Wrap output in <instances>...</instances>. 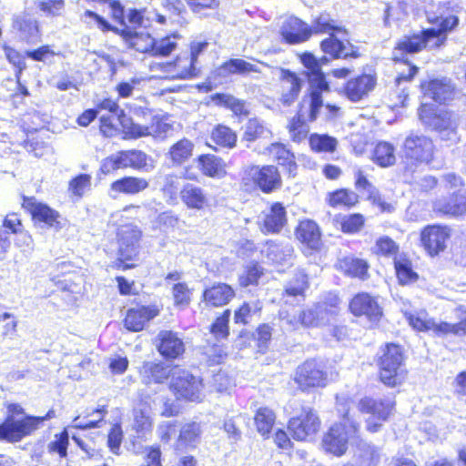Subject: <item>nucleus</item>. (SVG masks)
Here are the masks:
<instances>
[{
    "mask_svg": "<svg viewBox=\"0 0 466 466\" xmlns=\"http://www.w3.org/2000/svg\"><path fill=\"white\" fill-rule=\"evenodd\" d=\"M450 3H440L436 11L429 8L426 10L427 19L431 24H439L438 28H429L420 34L403 37L394 48L393 60L396 61V71L398 73L395 85V90L392 96L393 106H404L409 96L407 92L408 84L418 73L419 68L411 65L405 56L420 51L427 46H439L446 39L445 34L459 24L457 15H448L443 17L449 10Z\"/></svg>",
    "mask_w": 466,
    "mask_h": 466,
    "instance_id": "nucleus-1",
    "label": "nucleus"
},
{
    "mask_svg": "<svg viewBox=\"0 0 466 466\" xmlns=\"http://www.w3.org/2000/svg\"><path fill=\"white\" fill-rule=\"evenodd\" d=\"M419 117L421 124L429 129L439 133L442 140L451 144L460 140L458 134L459 115L434 107L431 105L423 104L419 108Z\"/></svg>",
    "mask_w": 466,
    "mask_h": 466,
    "instance_id": "nucleus-2",
    "label": "nucleus"
},
{
    "mask_svg": "<svg viewBox=\"0 0 466 466\" xmlns=\"http://www.w3.org/2000/svg\"><path fill=\"white\" fill-rule=\"evenodd\" d=\"M301 64L309 70L308 78L310 89L309 119L315 120L323 106L322 93L329 91V84L321 71V66L328 62L325 56L317 59L311 53L299 56Z\"/></svg>",
    "mask_w": 466,
    "mask_h": 466,
    "instance_id": "nucleus-3",
    "label": "nucleus"
},
{
    "mask_svg": "<svg viewBox=\"0 0 466 466\" xmlns=\"http://www.w3.org/2000/svg\"><path fill=\"white\" fill-rule=\"evenodd\" d=\"M380 378L383 384L395 387L401 383L405 377L403 353L400 346L387 344L382 350L379 360Z\"/></svg>",
    "mask_w": 466,
    "mask_h": 466,
    "instance_id": "nucleus-4",
    "label": "nucleus"
},
{
    "mask_svg": "<svg viewBox=\"0 0 466 466\" xmlns=\"http://www.w3.org/2000/svg\"><path fill=\"white\" fill-rule=\"evenodd\" d=\"M358 429V424L350 421V419L345 417L343 422L335 423L325 433L322 440L323 449L336 456L343 455L347 451L350 438L357 433Z\"/></svg>",
    "mask_w": 466,
    "mask_h": 466,
    "instance_id": "nucleus-5",
    "label": "nucleus"
},
{
    "mask_svg": "<svg viewBox=\"0 0 466 466\" xmlns=\"http://www.w3.org/2000/svg\"><path fill=\"white\" fill-rule=\"evenodd\" d=\"M150 71L162 73L160 76L168 79H187L196 76L198 72L197 66L187 56V52L179 55L175 61L170 63H152Z\"/></svg>",
    "mask_w": 466,
    "mask_h": 466,
    "instance_id": "nucleus-6",
    "label": "nucleus"
},
{
    "mask_svg": "<svg viewBox=\"0 0 466 466\" xmlns=\"http://www.w3.org/2000/svg\"><path fill=\"white\" fill-rule=\"evenodd\" d=\"M432 140L421 134L411 133L403 143L402 152L405 159L412 165L429 163L433 157Z\"/></svg>",
    "mask_w": 466,
    "mask_h": 466,
    "instance_id": "nucleus-7",
    "label": "nucleus"
},
{
    "mask_svg": "<svg viewBox=\"0 0 466 466\" xmlns=\"http://www.w3.org/2000/svg\"><path fill=\"white\" fill-rule=\"evenodd\" d=\"M117 237L119 260L124 269L131 268L135 265L128 262L136 260L138 256L141 231L135 225H126L118 228Z\"/></svg>",
    "mask_w": 466,
    "mask_h": 466,
    "instance_id": "nucleus-8",
    "label": "nucleus"
},
{
    "mask_svg": "<svg viewBox=\"0 0 466 466\" xmlns=\"http://www.w3.org/2000/svg\"><path fill=\"white\" fill-rule=\"evenodd\" d=\"M294 380L302 390H306L316 387H325L329 378L321 361L309 360L298 367Z\"/></svg>",
    "mask_w": 466,
    "mask_h": 466,
    "instance_id": "nucleus-9",
    "label": "nucleus"
},
{
    "mask_svg": "<svg viewBox=\"0 0 466 466\" xmlns=\"http://www.w3.org/2000/svg\"><path fill=\"white\" fill-rule=\"evenodd\" d=\"M395 401L391 397H385L380 400H374L370 397L361 399L359 402V410L363 413L370 414L367 420V430L370 432H376L380 430L381 423L373 422L372 420L384 421L391 413Z\"/></svg>",
    "mask_w": 466,
    "mask_h": 466,
    "instance_id": "nucleus-10",
    "label": "nucleus"
},
{
    "mask_svg": "<svg viewBox=\"0 0 466 466\" xmlns=\"http://www.w3.org/2000/svg\"><path fill=\"white\" fill-rule=\"evenodd\" d=\"M243 180L252 181L264 193H271L281 187V177L273 165L250 166L245 170Z\"/></svg>",
    "mask_w": 466,
    "mask_h": 466,
    "instance_id": "nucleus-11",
    "label": "nucleus"
},
{
    "mask_svg": "<svg viewBox=\"0 0 466 466\" xmlns=\"http://www.w3.org/2000/svg\"><path fill=\"white\" fill-rule=\"evenodd\" d=\"M170 388L177 398L199 401L203 397L202 380L186 370L173 374Z\"/></svg>",
    "mask_w": 466,
    "mask_h": 466,
    "instance_id": "nucleus-12",
    "label": "nucleus"
},
{
    "mask_svg": "<svg viewBox=\"0 0 466 466\" xmlns=\"http://www.w3.org/2000/svg\"><path fill=\"white\" fill-rule=\"evenodd\" d=\"M320 427V420L314 410L303 409L301 413L289 421V430L297 441H307L313 437Z\"/></svg>",
    "mask_w": 466,
    "mask_h": 466,
    "instance_id": "nucleus-13",
    "label": "nucleus"
},
{
    "mask_svg": "<svg viewBox=\"0 0 466 466\" xmlns=\"http://www.w3.org/2000/svg\"><path fill=\"white\" fill-rule=\"evenodd\" d=\"M451 238V229L445 226L431 225L420 233V241L427 253L433 257L444 251Z\"/></svg>",
    "mask_w": 466,
    "mask_h": 466,
    "instance_id": "nucleus-14",
    "label": "nucleus"
},
{
    "mask_svg": "<svg viewBox=\"0 0 466 466\" xmlns=\"http://www.w3.org/2000/svg\"><path fill=\"white\" fill-rule=\"evenodd\" d=\"M350 309L354 316H363L372 323L378 322L382 316V309L378 299L366 292L359 293L352 298Z\"/></svg>",
    "mask_w": 466,
    "mask_h": 466,
    "instance_id": "nucleus-15",
    "label": "nucleus"
},
{
    "mask_svg": "<svg viewBox=\"0 0 466 466\" xmlns=\"http://www.w3.org/2000/svg\"><path fill=\"white\" fill-rule=\"evenodd\" d=\"M23 206L30 212L34 220L56 230L62 228L59 213L46 204L37 202L34 198H24Z\"/></svg>",
    "mask_w": 466,
    "mask_h": 466,
    "instance_id": "nucleus-16",
    "label": "nucleus"
},
{
    "mask_svg": "<svg viewBox=\"0 0 466 466\" xmlns=\"http://www.w3.org/2000/svg\"><path fill=\"white\" fill-rule=\"evenodd\" d=\"M425 96L439 103L451 100L455 95V86L447 77L434 78L420 85Z\"/></svg>",
    "mask_w": 466,
    "mask_h": 466,
    "instance_id": "nucleus-17",
    "label": "nucleus"
},
{
    "mask_svg": "<svg viewBox=\"0 0 466 466\" xmlns=\"http://www.w3.org/2000/svg\"><path fill=\"white\" fill-rule=\"evenodd\" d=\"M157 348L160 355L167 360H175L185 351L182 338L172 330H161L157 336Z\"/></svg>",
    "mask_w": 466,
    "mask_h": 466,
    "instance_id": "nucleus-18",
    "label": "nucleus"
},
{
    "mask_svg": "<svg viewBox=\"0 0 466 466\" xmlns=\"http://www.w3.org/2000/svg\"><path fill=\"white\" fill-rule=\"evenodd\" d=\"M280 35L288 44L295 45L307 41L311 35V29L298 17L289 16L283 21Z\"/></svg>",
    "mask_w": 466,
    "mask_h": 466,
    "instance_id": "nucleus-19",
    "label": "nucleus"
},
{
    "mask_svg": "<svg viewBox=\"0 0 466 466\" xmlns=\"http://www.w3.org/2000/svg\"><path fill=\"white\" fill-rule=\"evenodd\" d=\"M375 86V76L363 74L347 82L345 86V95L350 100L358 102L367 96L368 94L374 89Z\"/></svg>",
    "mask_w": 466,
    "mask_h": 466,
    "instance_id": "nucleus-20",
    "label": "nucleus"
},
{
    "mask_svg": "<svg viewBox=\"0 0 466 466\" xmlns=\"http://www.w3.org/2000/svg\"><path fill=\"white\" fill-rule=\"evenodd\" d=\"M159 314L156 306H141L130 309L125 318V327L131 331L142 330L145 325Z\"/></svg>",
    "mask_w": 466,
    "mask_h": 466,
    "instance_id": "nucleus-21",
    "label": "nucleus"
},
{
    "mask_svg": "<svg viewBox=\"0 0 466 466\" xmlns=\"http://www.w3.org/2000/svg\"><path fill=\"white\" fill-rule=\"evenodd\" d=\"M13 28L17 31L19 37L27 43L35 44L40 39L38 21L29 15L24 14L14 17Z\"/></svg>",
    "mask_w": 466,
    "mask_h": 466,
    "instance_id": "nucleus-22",
    "label": "nucleus"
},
{
    "mask_svg": "<svg viewBox=\"0 0 466 466\" xmlns=\"http://www.w3.org/2000/svg\"><path fill=\"white\" fill-rule=\"evenodd\" d=\"M279 79L282 88L281 101L284 105L289 106L298 98L302 80L295 73L283 68L279 69Z\"/></svg>",
    "mask_w": 466,
    "mask_h": 466,
    "instance_id": "nucleus-23",
    "label": "nucleus"
},
{
    "mask_svg": "<svg viewBox=\"0 0 466 466\" xmlns=\"http://www.w3.org/2000/svg\"><path fill=\"white\" fill-rule=\"evenodd\" d=\"M56 416L55 410H50L45 416L27 417L25 420L18 422L9 420L4 428L14 427L15 431H13L12 439L22 440L25 436L30 435L33 431L37 430L42 422L50 420Z\"/></svg>",
    "mask_w": 466,
    "mask_h": 466,
    "instance_id": "nucleus-24",
    "label": "nucleus"
},
{
    "mask_svg": "<svg viewBox=\"0 0 466 466\" xmlns=\"http://www.w3.org/2000/svg\"><path fill=\"white\" fill-rule=\"evenodd\" d=\"M261 252L274 264H288L291 262L294 249L289 242L268 240Z\"/></svg>",
    "mask_w": 466,
    "mask_h": 466,
    "instance_id": "nucleus-25",
    "label": "nucleus"
},
{
    "mask_svg": "<svg viewBox=\"0 0 466 466\" xmlns=\"http://www.w3.org/2000/svg\"><path fill=\"white\" fill-rule=\"evenodd\" d=\"M182 202L191 209L201 210L209 205V198L206 191L194 184L187 183L180 190Z\"/></svg>",
    "mask_w": 466,
    "mask_h": 466,
    "instance_id": "nucleus-26",
    "label": "nucleus"
},
{
    "mask_svg": "<svg viewBox=\"0 0 466 466\" xmlns=\"http://www.w3.org/2000/svg\"><path fill=\"white\" fill-rule=\"evenodd\" d=\"M148 186V181L144 177H125L110 185V192L113 198H116V195L120 193L136 195L147 189Z\"/></svg>",
    "mask_w": 466,
    "mask_h": 466,
    "instance_id": "nucleus-27",
    "label": "nucleus"
},
{
    "mask_svg": "<svg viewBox=\"0 0 466 466\" xmlns=\"http://www.w3.org/2000/svg\"><path fill=\"white\" fill-rule=\"evenodd\" d=\"M122 167L148 172L154 168L153 161L146 153L140 150L119 151Z\"/></svg>",
    "mask_w": 466,
    "mask_h": 466,
    "instance_id": "nucleus-28",
    "label": "nucleus"
},
{
    "mask_svg": "<svg viewBox=\"0 0 466 466\" xmlns=\"http://www.w3.org/2000/svg\"><path fill=\"white\" fill-rule=\"evenodd\" d=\"M121 35L124 36L128 45L140 53L151 55L155 45V38L148 33L137 32L127 26L121 29Z\"/></svg>",
    "mask_w": 466,
    "mask_h": 466,
    "instance_id": "nucleus-29",
    "label": "nucleus"
},
{
    "mask_svg": "<svg viewBox=\"0 0 466 466\" xmlns=\"http://www.w3.org/2000/svg\"><path fill=\"white\" fill-rule=\"evenodd\" d=\"M287 222V213L283 205L276 202L271 205L263 219V230L268 233L279 232Z\"/></svg>",
    "mask_w": 466,
    "mask_h": 466,
    "instance_id": "nucleus-30",
    "label": "nucleus"
},
{
    "mask_svg": "<svg viewBox=\"0 0 466 466\" xmlns=\"http://www.w3.org/2000/svg\"><path fill=\"white\" fill-rule=\"evenodd\" d=\"M235 296L233 289L224 283L214 285L204 291V301L212 307H222L228 304Z\"/></svg>",
    "mask_w": 466,
    "mask_h": 466,
    "instance_id": "nucleus-31",
    "label": "nucleus"
},
{
    "mask_svg": "<svg viewBox=\"0 0 466 466\" xmlns=\"http://www.w3.org/2000/svg\"><path fill=\"white\" fill-rule=\"evenodd\" d=\"M321 49L325 54L330 55L334 58H348L359 56L358 51L348 44L339 40L334 35L324 39L320 44Z\"/></svg>",
    "mask_w": 466,
    "mask_h": 466,
    "instance_id": "nucleus-32",
    "label": "nucleus"
},
{
    "mask_svg": "<svg viewBox=\"0 0 466 466\" xmlns=\"http://www.w3.org/2000/svg\"><path fill=\"white\" fill-rule=\"evenodd\" d=\"M171 373V369L164 363L147 361L140 369V375L145 383H162Z\"/></svg>",
    "mask_w": 466,
    "mask_h": 466,
    "instance_id": "nucleus-33",
    "label": "nucleus"
},
{
    "mask_svg": "<svg viewBox=\"0 0 466 466\" xmlns=\"http://www.w3.org/2000/svg\"><path fill=\"white\" fill-rule=\"evenodd\" d=\"M198 162L201 172L207 177L221 178L227 174L225 162L214 155H201Z\"/></svg>",
    "mask_w": 466,
    "mask_h": 466,
    "instance_id": "nucleus-34",
    "label": "nucleus"
},
{
    "mask_svg": "<svg viewBox=\"0 0 466 466\" xmlns=\"http://www.w3.org/2000/svg\"><path fill=\"white\" fill-rule=\"evenodd\" d=\"M270 156H272L279 165L286 167L289 176L294 177L297 172V164L294 155L280 143H272L267 147Z\"/></svg>",
    "mask_w": 466,
    "mask_h": 466,
    "instance_id": "nucleus-35",
    "label": "nucleus"
},
{
    "mask_svg": "<svg viewBox=\"0 0 466 466\" xmlns=\"http://www.w3.org/2000/svg\"><path fill=\"white\" fill-rule=\"evenodd\" d=\"M296 236L299 241L312 249L318 248L320 242L319 226L312 220L301 221L297 228Z\"/></svg>",
    "mask_w": 466,
    "mask_h": 466,
    "instance_id": "nucleus-36",
    "label": "nucleus"
},
{
    "mask_svg": "<svg viewBox=\"0 0 466 466\" xmlns=\"http://www.w3.org/2000/svg\"><path fill=\"white\" fill-rule=\"evenodd\" d=\"M338 268L347 276L366 279L369 277L368 263L360 258L347 257L338 262Z\"/></svg>",
    "mask_w": 466,
    "mask_h": 466,
    "instance_id": "nucleus-37",
    "label": "nucleus"
},
{
    "mask_svg": "<svg viewBox=\"0 0 466 466\" xmlns=\"http://www.w3.org/2000/svg\"><path fill=\"white\" fill-rule=\"evenodd\" d=\"M272 137L270 128L258 118H250L244 127L242 139L254 142L258 139H269Z\"/></svg>",
    "mask_w": 466,
    "mask_h": 466,
    "instance_id": "nucleus-38",
    "label": "nucleus"
},
{
    "mask_svg": "<svg viewBox=\"0 0 466 466\" xmlns=\"http://www.w3.org/2000/svg\"><path fill=\"white\" fill-rule=\"evenodd\" d=\"M434 209L438 212L452 217L466 214V195H456L450 200H438L434 203Z\"/></svg>",
    "mask_w": 466,
    "mask_h": 466,
    "instance_id": "nucleus-39",
    "label": "nucleus"
},
{
    "mask_svg": "<svg viewBox=\"0 0 466 466\" xmlns=\"http://www.w3.org/2000/svg\"><path fill=\"white\" fill-rule=\"evenodd\" d=\"M201 433L200 425L197 422L185 424L179 432L176 443L177 451H183L189 447H194L198 442Z\"/></svg>",
    "mask_w": 466,
    "mask_h": 466,
    "instance_id": "nucleus-40",
    "label": "nucleus"
},
{
    "mask_svg": "<svg viewBox=\"0 0 466 466\" xmlns=\"http://www.w3.org/2000/svg\"><path fill=\"white\" fill-rule=\"evenodd\" d=\"M7 410H8L9 414L7 415V417L5 418L4 422L0 424V441H5L8 442L20 441L21 440H16V439L15 440V439H12V437H11L13 434V431H15L14 427H9V428H4V427L9 420H13L17 424H19L18 422L25 420L27 417H30V416L25 415L21 418L19 417L20 415H24V409L19 404H10L7 407Z\"/></svg>",
    "mask_w": 466,
    "mask_h": 466,
    "instance_id": "nucleus-41",
    "label": "nucleus"
},
{
    "mask_svg": "<svg viewBox=\"0 0 466 466\" xmlns=\"http://www.w3.org/2000/svg\"><path fill=\"white\" fill-rule=\"evenodd\" d=\"M405 317L409 324L414 329L419 331H431L433 334L439 336L440 322L429 319L425 311L416 312L415 314L405 312Z\"/></svg>",
    "mask_w": 466,
    "mask_h": 466,
    "instance_id": "nucleus-42",
    "label": "nucleus"
},
{
    "mask_svg": "<svg viewBox=\"0 0 466 466\" xmlns=\"http://www.w3.org/2000/svg\"><path fill=\"white\" fill-rule=\"evenodd\" d=\"M193 149V143L189 139L183 138L169 148L167 155L173 165L179 166L191 157Z\"/></svg>",
    "mask_w": 466,
    "mask_h": 466,
    "instance_id": "nucleus-43",
    "label": "nucleus"
},
{
    "mask_svg": "<svg viewBox=\"0 0 466 466\" xmlns=\"http://www.w3.org/2000/svg\"><path fill=\"white\" fill-rule=\"evenodd\" d=\"M219 75L227 76L228 75L238 74L244 75L250 72H260L257 65L248 63L240 58H231L228 61L222 64L219 67Z\"/></svg>",
    "mask_w": 466,
    "mask_h": 466,
    "instance_id": "nucleus-44",
    "label": "nucleus"
},
{
    "mask_svg": "<svg viewBox=\"0 0 466 466\" xmlns=\"http://www.w3.org/2000/svg\"><path fill=\"white\" fill-rule=\"evenodd\" d=\"M456 319L458 322L449 323L446 321H441L439 326V336L455 335V336H465L466 335V310L462 308H458L455 310Z\"/></svg>",
    "mask_w": 466,
    "mask_h": 466,
    "instance_id": "nucleus-45",
    "label": "nucleus"
},
{
    "mask_svg": "<svg viewBox=\"0 0 466 466\" xmlns=\"http://www.w3.org/2000/svg\"><path fill=\"white\" fill-rule=\"evenodd\" d=\"M311 29V35L315 34H328L329 35L335 33L345 32L343 27L339 22L331 17L329 14H320L314 21Z\"/></svg>",
    "mask_w": 466,
    "mask_h": 466,
    "instance_id": "nucleus-46",
    "label": "nucleus"
},
{
    "mask_svg": "<svg viewBox=\"0 0 466 466\" xmlns=\"http://www.w3.org/2000/svg\"><path fill=\"white\" fill-rule=\"evenodd\" d=\"M372 159L382 167L393 166L396 162L394 147L389 142H379L374 148Z\"/></svg>",
    "mask_w": 466,
    "mask_h": 466,
    "instance_id": "nucleus-47",
    "label": "nucleus"
},
{
    "mask_svg": "<svg viewBox=\"0 0 466 466\" xmlns=\"http://www.w3.org/2000/svg\"><path fill=\"white\" fill-rule=\"evenodd\" d=\"M262 309V304L259 300H253L244 302L234 314V321L237 324L247 325L254 316L258 315Z\"/></svg>",
    "mask_w": 466,
    "mask_h": 466,
    "instance_id": "nucleus-48",
    "label": "nucleus"
},
{
    "mask_svg": "<svg viewBox=\"0 0 466 466\" xmlns=\"http://www.w3.org/2000/svg\"><path fill=\"white\" fill-rule=\"evenodd\" d=\"M276 416L272 410L263 407L257 410L255 424L258 431L268 438L275 423Z\"/></svg>",
    "mask_w": 466,
    "mask_h": 466,
    "instance_id": "nucleus-49",
    "label": "nucleus"
},
{
    "mask_svg": "<svg viewBox=\"0 0 466 466\" xmlns=\"http://www.w3.org/2000/svg\"><path fill=\"white\" fill-rule=\"evenodd\" d=\"M394 266L400 284L406 285L417 280L418 274L413 270L410 260L404 258H396Z\"/></svg>",
    "mask_w": 466,
    "mask_h": 466,
    "instance_id": "nucleus-50",
    "label": "nucleus"
},
{
    "mask_svg": "<svg viewBox=\"0 0 466 466\" xmlns=\"http://www.w3.org/2000/svg\"><path fill=\"white\" fill-rule=\"evenodd\" d=\"M117 121L125 130L127 136L131 138H139L148 137V126H143L133 123L132 119L128 117L124 111L117 115Z\"/></svg>",
    "mask_w": 466,
    "mask_h": 466,
    "instance_id": "nucleus-51",
    "label": "nucleus"
},
{
    "mask_svg": "<svg viewBox=\"0 0 466 466\" xmlns=\"http://www.w3.org/2000/svg\"><path fill=\"white\" fill-rule=\"evenodd\" d=\"M309 145L316 152L333 153L337 148L338 141L329 135L312 134L309 137Z\"/></svg>",
    "mask_w": 466,
    "mask_h": 466,
    "instance_id": "nucleus-52",
    "label": "nucleus"
},
{
    "mask_svg": "<svg viewBox=\"0 0 466 466\" xmlns=\"http://www.w3.org/2000/svg\"><path fill=\"white\" fill-rule=\"evenodd\" d=\"M214 99L216 100L217 104L225 106L237 116L248 115V108L246 105V102L238 98H236L231 95L218 94L216 95Z\"/></svg>",
    "mask_w": 466,
    "mask_h": 466,
    "instance_id": "nucleus-53",
    "label": "nucleus"
},
{
    "mask_svg": "<svg viewBox=\"0 0 466 466\" xmlns=\"http://www.w3.org/2000/svg\"><path fill=\"white\" fill-rule=\"evenodd\" d=\"M212 140L218 146L232 148L236 146L237 135L226 126H218L211 135Z\"/></svg>",
    "mask_w": 466,
    "mask_h": 466,
    "instance_id": "nucleus-54",
    "label": "nucleus"
},
{
    "mask_svg": "<svg viewBox=\"0 0 466 466\" xmlns=\"http://www.w3.org/2000/svg\"><path fill=\"white\" fill-rule=\"evenodd\" d=\"M358 195L348 189H339L329 194V203L332 207H351L358 202Z\"/></svg>",
    "mask_w": 466,
    "mask_h": 466,
    "instance_id": "nucleus-55",
    "label": "nucleus"
},
{
    "mask_svg": "<svg viewBox=\"0 0 466 466\" xmlns=\"http://www.w3.org/2000/svg\"><path fill=\"white\" fill-rule=\"evenodd\" d=\"M133 430L137 432L138 439L146 438L152 430V420L144 411H136L134 417Z\"/></svg>",
    "mask_w": 466,
    "mask_h": 466,
    "instance_id": "nucleus-56",
    "label": "nucleus"
},
{
    "mask_svg": "<svg viewBox=\"0 0 466 466\" xmlns=\"http://www.w3.org/2000/svg\"><path fill=\"white\" fill-rule=\"evenodd\" d=\"M323 306L318 305L314 309H309L300 312L302 327L318 326L324 322Z\"/></svg>",
    "mask_w": 466,
    "mask_h": 466,
    "instance_id": "nucleus-57",
    "label": "nucleus"
},
{
    "mask_svg": "<svg viewBox=\"0 0 466 466\" xmlns=\"http://www.w3.org/2000/svg\"><path fill=\"white\" fill-rule=\"evenodd\" d=\"M80 20L89 28L96 27L104 32L113 30L110 24L96 13L86 10L81 15Z\"/></svg>",
    "mask_w": 466,
    "mask_h": 466,
    "instance_id": "nucleus-58",
    "label": "nucleus"
},
{
    "mask_svg": "<svg viewBox=\"0 0 466 466\" xmlns=\"http://www.w3.org/2000/svg\"><path fill=\"white\" fill-rule=\"evenodd\" d=\"M230 314L229 309L225 310L223 314L217 318L215 322L212 324L210 332L217 339H226L228 336V321Z\"/></svg>",
    "mask_w": 466,
    "mask_h": 466,
    "instance_id": "nucleus-59",
    "label": "nucleus"
},
{
    "mask_svg": "<svg viewBox=\"0 0 466 466\" xmlns=\"http://www.w3.org/2000/svg\"><path fill=\"white\" fill-rule=\"evenodd\" d=\"M36 6L47 16H60L65 11V0H38Z\"/></svg>",
    "mask_w": 466,
    "mask_h": 466,
    "instance_id": "nucleus-60",
    "label": "nucleus"
},
{
    "mask_svg": "<svg viewBox=\"0 0 466 466\" xmlns=\"http://www.w3.org/2000/svg\"><path fill=\"white\" fill-rule=\"evenodd\" d=\"M176 39V35L166 36L158 40L155 39L151 56H168L177 47Z\"/></svg>",
    "mask_w": 466,
    "mask_h": 466,
    "instance_id": "nucleus-61",
    "label": "nucleus"
},
{
    "mask_svg": "<svg viewBox=\"0 0 466 466\" xmlns=\"http://www.w3.org/2000/svg\"><path fill=\"white\" fill-rule=\"evenodd\" d=\"M4 51L6 59L16 68L15 77L16 80L19 81L23 70L26 67L25 57L18 51L10 46H5Z\"/></svg>",
    "mask_w": 466,
    "mask_h": 466,
    "instance_id": "nucleus-62",
    "label": "nucleus"
},
{
    "mask_svg": "<svg viewBox=\"0 0 466 466\" xmlns=\"http://www.w3.org/2000/svg\"><path fill=\"white\" fill-rule=\"evenodd\" d=\"M123 431L119 424H114L107 434V447L116 455L120 454L123 441Z\"/></svg>",
    "mask_w": 466,
    "mask_h": 466,
    "instance_id": "nucleus-63",
    "label": "nucleus"
},
{
    "mask_svg": "<svg viewBox=\"0 0 466 466\" xmlns=\"http://www.w3.org/2000/svg\"><path fill=\"white\" fill-rule=\"evenodd\" d=\"M176 306L187 307L190 302V290L186 283L178 282L172 288Z\"/></svg>",
    "mask_w": 466,
    "mask_h": 466,
    "instance_id": "nucleus-64",
    "label": "nucleus"
}]
</instances>
